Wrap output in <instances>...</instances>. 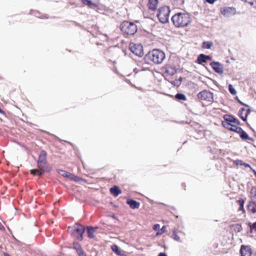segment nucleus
<instances>
[{
  "mask_svg": "<svg viewBox=\"0 0 256 256\" xmlns=\"http://www.w3.org/2000/svg\"><path fill=\"white\" fill-rule=\"evenodd\" d=\"M241 256H252V250L250 246L242 245L240 249Z\"/></svg>",
  "mask_w": 256,
  "mask_h": 256,
  "instance_id": "obj_12",
  "label": "nucleus"
},
{
  "mask_svg": "<svg viewBox=\"0 0 256 256\" xmlns=\"http://www.w3.org/2000/svg\"><path fill=\"white\" fill-rule=\"evenodd\" d=\"M166 232V226H163L160 229V228L159 230L156 232V236L162 235L164 233Z\"/></svg>",
  "mask_w": 256,
  "mask_h": 256,
  "instance_id": "obj_33",
  "label": "nucleus"
},
{
  "mask_svg": "<svg viewBox=\"0 0 256 256\" xmlns=\"http://www.w3.org/2000/svg\"><path fill=\"white\" fill-rule=\"evenodd\" d=\"M158 256H167L166 254L164 252H160Z\"/></svg>",
  "mask_w": 256,
  "mask_h": 256,
  "instance_id": "obj_41",
  "label": "nucleus"
},
{
  "mask_svg": "<svg viewBox=\"0 0 256 256\" xmlns=\"http://www.w3.org/2000/svg\"><path fill=\"white\" fill-rule=\"evenodd\" d=\"M212 46V42H204L202 43V47L204 48H210Z\"/></svg>",
  "mask_w": 256,
  "mask_h": 256,
  "instance_id": "obj_29",
  "label": "nucleus"
},
{
  "mask_svg": "<svg viewBox=\"0 0 256 256\" xmlns=\"http://www.w3.org/2000/svg\"><path fill=\"white\" fill-rule=\"evenodd\" d=\"M58 173L62 176L69 178L70 180H74V181H78V177L77 176H76L75 175L68 172L66 171L63 170H60Z\"/></svg>",
  "mask_w": 256,
  "mask_h": 256,
  "instance_id": "obj_14",
  "label": "nucleus"
},
{
  "mask_svg": "<svg viewBox=\"0 0 256 256\" xmlns=\"http://www.w3.org/2000/svg\"><path fill=\"white\" fill-rule=\"evenodd\" d=\"M178 233L182 234V232H178ZM172 238L176 241L181 242L180 236L178 235V232L175 230L173 232Z\"/></svg>",
  "mask_w": 256,
  "mask_h": 256,
  "instance_id": "obj_27",
  "label": "nucleus"
},
{
  "mask_svg": "<svg viewBox=\"0 0 256 256\" xmlns=\"http://www.w3.org/2000/svg\"><path fill=\"white\" fill-rule=\"evenodd\" d=\"M210 58L209 56H206L204 54H200L198 57L196 62L198 64H202L203 62H206Z\"/></svg>",
  "mask_w": 256,
  "mask_h": 256,
  "instance_id": "obj_20",
  "label": "nucleus"
},
{
  "mask_svg": "<svg viewBox=\"0 0 256 256\" xmlns=\"http://www.w3.org/2000/svg\"><path fill=\"white\" fill-rule=\"evenodd\" d=\"M126 204H128L130 207L132 209L138 208L140 206L138 202L132 199H128Z\"/></svg>",
  "mask_w": 256,
  "mask_h": 256,
  "instance_id": "obj_18",
  "label": "nucleus"
},
{
  "mask_svg": "<svg viewBox=\"0 0 256 256\" xmlns=\"http://www.w3.org/2000/svg\"><path fill=\"white\" fill-rule=\"evenodd\" d=\"M240 124V121L238 122V124H232L230 126V128H226L228 130L238 133L240 132H241V128L239 126Z\"/></svg>",
  "mask_w": 256,
  "mask_h": 256,
  "instance_id": "obj_22",
  "label": "nucleus"
},
{
  "mask_svg": "<svg viewBox=\"0 0 256 256\" xmlns=\"http://www.w3.org/2000/svg\"><path fill=\"white\" fill-rule=\"evenodd\" d=\"M250 230H254L256 232V222H254L252 225L250 226Z\"/></svg>",
  "mask_w": 256,
  "mask_h": 256,
  "instance_id": "obj_36",
  "label": "nucleus"
},
{
  "mask_svg": "<svg viewBox=\"0 0 256 256\" xmlns=\"http://www.w3.org/2000/svg\"><path fill=\"white\" fill-rule=\"evenodd\" d=\"M158 0H149L148 4V8L152 11L156 10L158 8Z\"/></svg>",
  "mask_w": 256,
  "mask_h": 256,
  "instance_id": "obj_16",
  "label": "nucleus"
},
{
  "mask_svg": "<svg viewBox=\"0 0 256 256\" xmlns=\"http://www.w3.org/2000/svg\"><path fill=\"white\" fill-rule=\"evenodd\" d=\"M228 90L230 92V93L233 95H235L236 94V91L235 90V89L233 88L232 86V84H229L228 86Z\"/></svg>",
  "mask_w": 256,
  "mask_h": 256,
  "instance_id": "obj_34",
  "label": "nucleus"
},
{
  "mask_svg": "<svg viewBox=\"0 0 256 256\" xmlns=\"http://www.w3.org/2000/svg\"><path fill=\"white\" fill-rule=\"evenodd\" d=\"M241 132H238V134H240V138L244 140L245 141H253V138L250 137L247 133L244 132L242 128H241Z\"/></svg>",
  "mask_w": 256,
  "mask_h": 256,
  "instance_id": "obj_17",
  "label": "nucleus"
},
{
  "mask_svg": "<svg viewBox=\"0 0 256 256\" xmlns=\"http://www.w3.org/2000/svg\"><path fill=\"white\" fill-rule=\"evenodd\" d=\"M243 162L242 160H236L235 162H234V164L236 165H240V166H242L243 164Z\"/></svg>",
  "mask_w": 256,
  "mask_h": 256,
  "instance_id": "obj_37",
  "label": "nucleus"
},
{
  "mask_svg": "<svg viewBox=\"0 0 256 256\" xmlns=\"http://www.w3.org/2000/svg\"><path fill=\"white\" fill-rule=\"evenodd\" d=\"M73 246L74 248L76 250L77 252L83 250L81 246L78 242H74Z\"/></svg>",
  "mask_w": 256,
  "mask_h": 256,
  "instance_id": "obj_31",
  "label": "nucleus"
},
{
  "mask_svg": "<svg viewBox=\"0 0 256 256\" xmlns=\"http://www.w3.org/2000/svg\"><path fill=\"white\" fill-rule=\"evenodd\" d=\"M240 103L242 104V105H244V106H247L246 104H243L242 102H240Z\"/></svg>",
  "mask_w": 256,
  "mask_h": 256,
  "instance_id": "obj_43",
  "label": "nucleus"
},
{
  "mask_svg": "<svg viewBox=\"0 0 256 256\" xmlns=\"http://www.w3.org/2000/svg\"><path fill=\"white\" fill-rule=\"evenodd\" d=\"M120 30L126 36H132L138 30L137 26L132 22L124 21L120 26Z\"/></svg>",
  "mask_w": 256,
  "mask_h": 256,
  "instance_id": "obj_4",
  "label": "nucleus"
},
{
  "mask_svg": "<svg viewBox=\"0 0 256 256\" xmlns=\"http://www.w3.org/2000/svg\"><path fill=\"white\" fill-rule=\"evenodd\" d=\"M210 65L215 72L219 74H222L223 73V66L220 63L213 62L210 63Z\"/></svg>",
  "mask_w": 256,
  "mask_h": 256,
  "instance_id": "obj_13",
  "label": "nucleus"
},
{
  "mask_svg": "<svg viewBox=\"0 0 256 256\" xmlns=\"http://www.w3.org/2000/svg\"><path fill=\"white\" fill-rule=\"evenodd\" d=\"M97 229V228H93L92 226H88L87 228V232L88 234V236L90 238H94V233L96 232V230Z\"/></svg>",
  "mask_w": 256,
  "mask_h": 256,
  "instance_id": "obj_24",
  "label": "nucleus"
},
{
  "mask_svg": "<svg viewBox=\"0 0 256 256\" xmlns=\"http://www.w3.org/2000/svg\"><path fill=\"white\" fill-rule=\"evenodd\" d=\"M172 20L176 27L184 28L190 24L192 19L188 14L179 12L172 16Z\"/></svg>",
  "mask_w": 256,
  "mask_h": 256,
  "instance_id": "obj_1",
  "label": "nucleus"
},
{
  "mask_svg": "<svg viewBox=\"0 0 256 256\" xmlns=\"http://www.w3.org/2000/svg\"><path fill=\"white\" fill-rule=\"evenodd\" d=\"M110 194L114 197L118 196L119 194H121L122 192L120 188L116 186L111 188L110 190Z\"/></svg>",
  "mask_w": 256,
  "mask_h": 256,
  "instance_id": "obj_19",
  "label": "nucleus"
},
{
  "mask_svg": "<svg viewBox=\"0 0 256 256\" xmlns=\"http://www.w3.org/2000/svg\"><path fill=\"white\" fill-rule=\"evenodd\" d=\"M148 60L156 64H161L165 59V53L160 50L154 49L146 55Z\"/></svg>",
  "mask_w": 256,
  "mask_h": 256,
  "instance_id": "obj_2",
  "label": "nucleus"
},
{
  "mask_svg": "<svg viewBox=\"0 0 256 256\" xmlns=\"http://www.w3.org/2000/svg\"><path fill=\"white\" fill-rule=\"evenodd\" d=\"M175 98L179 100H186V96L182 94H177L175 96Z\"/></svg>",
  "mask_w": 256,
  "mask_h": 256,
  "instance_id": "obj_28",
  "label": "nucleus"
},
{
  "mask_svg": "<svg viewBox=\"0 0 256 256\" xmlns=\"http://www.w3.org/2000/svg\"><path fill=\"white\" fill-rule=\"evenodd\" d=\"M111 248L113 252H114L118 256L121 255V252L119 250V248L118 246L116 244H114L112 246Z\"/></svg>",
  "mask_w": 256,
  "mask_h": 256,
  "instance_id": "obj_30",
  "label": "nucleus"
},
{
  "mask_svg": "<svg viewBox=\"0 0 256 256\" xmlns=\"http://www.w3.org/2000/svg\"><path fill=\"white\" fill-rule=\"evenodd\" d=\"M84 227L80 224H76L72 232V236L77 239L82 240V235L84 232Z\"/></svg>",
  "mask_w": 256,
  "mask_h": 256,
  "instance_id": "obj_9",
  "label": "nucleus"
},
{
  "mask_svg": "<svg viewBox=\"0 0 256 256\" xmlns=\"http://www.w3.org/2000/svg\"><path fill=\"white\" fill-rule=\"evenodd\" d=\"M250 110L246 109L244 108H241L238 112V116L244 120L246 121L248 115L250 113Z\"/></svg>",
  "mask_w": 256,
  "mask_h": 256,
  "instance_id": "obj_15",
  "label": "nucleus"
},
{
  "mask_svg": "<svg viewBox=\"0 0 256 256\" xmlns=\"http://www.w3.org/2000/svg\"><path fill=\"white\" fill-rule=\"evenodd\" d=\"M246 2L251 6H254L255 4H256V0H246ZM254 8H256V6H254Z\"/></svg>",
  "mask_w": 256,
  "mask_h": 256,
  "instance_id": "obj_35",
  "label": "nucleus"
},
{
  "mask_svg": "<svg viewBox=\"0 0 256 256\" xmlns=\"http://www.w3.org/2000/svg\"><path fill=\"white\" fill-rule=\"evenodd\" d=\"M224 121L222 122V125L225 128H229L232 124H238L239 121L234 116L229 114H226L224 116Z\"/></svg>",
  "mask_w": 256,
  "mask_h": 256,
  "instance_id": "obj_8",
  "label": "nucleus"
},
{
  "mask_svg": "<svg viewBox=\"0 0 256 256\" xmlns=\"http://www.w3.org/2000/svg\"><path fill=\"white\" fill-rule=\"evenodd\" d=\"M162 70L164 76L166 77L173 76L177 72L176 66L170 63L165 64L162 68Z\"/></svg>",
  "mask_w": 256,
  "mask_h": 256,
  "instance_id": "obj_7",
  "label": "nucleus"
},
{
  "mask_svg": "<svg viewBox=\"0 0 256 256\" xmlns=\"http://www.w3.org/2000/svg\"><path fill=\"white\" fill-rule=\"evenodd\" d=\"M236 202L239 204L240 208L238 210L242 211L243 214H244L246 211L244 208V200L242 198H240L236 201Z\"/></svg>",
  "mask_w": 256,
  "mask_h": 256,
  "instance_id": "obj_26",
  "label": "nucleus"
},
{
  "mask_svg": "<svg viewBox=\"0 0 256 256\" xmlns=\"http://www.w3.org/2000/svg\"><path fill=\"white\" fill-rule=\"evenodd\" d=\"M48 172V171L46 170H42V169H40V168L33 169V170H30V173L34 176L38 175V176H41L42 174H44V172Z\"/></svg>",
  "mask_w": 256,
  "mask_h": 256,
  "instance_id": "obj_23",
  "label": "nucleus"
},
{
  "mask_svg": "<svg viewBox=\"0 0 256 256\" xmlns=\"http://www.w3.org/2000/svg\"><path fill=\"white\" fill-rule=\"evenodd\" d=\"M254 176H256V171L254 170Z\"/></svg>",
  "mask_w": 256,
  "mask_h": 256,
  "instance_id": "obj_42",
  "label": "nucleus"
},
{
  "mask_svg": "<svg viewBox=\"0 0 256 256\" xmlns=\"http://www.w3.org/2000/svg\"><path fill=\"white\" fill-rule=\"evenodd\" d=\"M130 51L136 56H142L144 55V50L142 44H140L130 43Z\"/></svg>",
  "mask_w": 256,
  "mask_h": 256,
  "instance_id": "obj_10",
  "label": "nucleus"
},
{
  "mask_svg": "<svg viewBox=\"0 0 256 256\" xmlns=\"http://www.w3.org/2000/svg\"><path fill=\"white\" fill-rule=\"evenodd\" d=\"M37 164L38 168L40 169L46 170L48 171L50 170L47 161V152L44 150L40 151L38 156Z\"/></svg>",
  "mask_w": 256,
  "mask_h": 256,
  "instance_id": "obj_5",
  "label": "nucleus"
},
{
  "mask_svg": "<svg viewBox=\"0 0 256 256\" xmlns=\"http://www.w3.org/2000/svg\"><path fill=\"white\" fill-rule=\"evenodd\" d=\"M79 256H86V254L84 253V250H82L77 252Z\"/></svg>",
  "mask_w": 256,
  "mask_h": 256,
  "instance_id": "obj_39",
  "label": "nucleus"
},
{
  "mask_svg": "<svg viewBox=\"0 0 256 256\" xmlns=\"http://www.w3.org/2000/svg\"><path fill=\"white\" fill-rule=\"evenodd\" d=\"M160 228V226L159 224H156L154 226H153V229L154 230L156 231V230H159Z\"/></svg>",
  "mask_w": 256,
  "mask_h": 256,
  "instance_id": "obj_38",
  "label": "nucleus"
},
{
  "mask_svg": "<svg viewBox=\"0 0 256 256\" xmlns=\"http://www.w3.org/2000/svg\"><path fill=\"white\" fill-rule=\"evenodd\" d=\"M170 13V10L169 8L164 6L159 8L157 16L162 23L164 24L168 20Z\"/></svg>",
  "mask_w": 256,
  "mask_h": 256,
  "instance_id": "obj_6",
  "label": "nucleus"
},
{
  "mask_svg": "<svg viewBox=\"0 0 256 256\" xmlns=\"http://www.w3.org/2000/svg\"><path fill=\"white\" fill-rule=\"evenodd\" d=\"M220 13L224 16L228 17L236 14L237 12L234 7H224L220 8Z\"/></svg>",
  "mask_w": 256,
  "mask_h": 256,
  "instance_id": "obj_11",
  "label": "nucleus"
},
{
  "mask_svg": "<svg viewBox=\"0 0 256 256\" xmlns=\"http://www.w3.org/2000/svg\"><path fill=\"white\" fill-rule=\"evenodd\" d=\"M198 100L203 106H209L214 102V94L210 90H204L197 94Z\"/></svg>",
  "mask_w": 256,
  "mask_h": 256,
  "instance_id": "obj_3",
  "label": "nucleus"
},
{
  "mask_svg": "<svg viewBox=\"0 0 256 256\" xmlns=\"http://www.w3.org/2000/svg\"><path fill=\"white\" fill-rule=\"evenodd\" d=\"M248 212L252 214H256V202L250 201L247 206Z\"/></svg>",
  "mask_w": 256,
  "mask_h": 256,
  "instance_id": "obj_21",
  "label": "nucleus"
},
{
  "mask_svg": "<svg viewBox=\"0 0 256 256\" xmlns=\"http://www.w3.org/2000/svg\"><path fill=\"white\" fill-rule=\"evenodd\" d=\"M242 166H244L246 168H250V165L249 164H246V163H244V162H243Z\"/></svg>",
  "mask_w": 256,
  "mask_h": 256,
  "instance_id": "obj_40",
  "label": "nucleus"
},
{
  "mask_svg": "<svg viewBox=\"0 0 256 256\" xmlns=\"http://www.w3.org/2000/svg\"><path fill=\"white\" fill-rule=\"evenodd\" d=\"M82 2L90 7L92 6H96L95 4H93L90 0H82Z\"/></svg>",
  "mask_w": 256,
  "mask_h": 256,
  "instance_id": "obj_32",
  "label": "nucleus"
},
{
  "mask_svg": "<svg viewBox=\"0 0 256 256\" xmlns=\"http://www.w3.org/2000/svg\"><path fill=\"white\" fill-rule=\"evenodd\" d=\"M250 198L251 202H256V187L252 186L250 192Z\"/></svg>",
  "mask_w": 256,
  "mask_h": 256,
  "instance_id": "obj_25",
  "label": "nucleus"
}]
</instances>
